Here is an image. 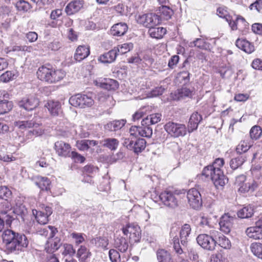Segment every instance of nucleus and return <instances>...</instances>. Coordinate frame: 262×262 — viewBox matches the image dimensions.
<instances>
[{
    "instance_id": "obj_41",
    "label": "nucleus",
    "mask_w": 262,
    "mask_h": 262,
    "mask_svg": "<svg viewBox=\"0 0 262 262\" xmlns=\"http://www.w3.org/2000/svg\"><path fill=\"white\" fill-rule=\"evenodd\" d=\"M250 249L255 256L262 259V244L253 243L250 246Z\"/></svg>"
},
{
    "instance_id": "obj_52",
    "label": "nucleus",
    "mask_w": 262,
    "mask_h": 262,
    "mask_svg": "<svg viewBox=\"0 0 262 262\" xmlns=\"http://www.w3.org/2000/svg\"><path fill=\"white\" fill-rule=\"evenodd\" d=\"M16 7L19 11L27 12L31 8L30 4L25 1H20L16 4Z\"/></svg>"
},
{
    "instance_id": "obj_63",
    "label": "nucleus",
    "mask_w": 262,
    "mask_h": 262,
    "mask_svg": "<svg viewBox=\"0 0 262 262\" xmlns=\"http://www.w3.org/2000/svg\"><path fill=\"white\" fill-rule=\"evenodd\" d=\"M165 89L162 86L157 87L151 92V95L152 97H157L160 95H161L164 91Z\"/></svg>"
},
{
    "instance_id": "obj_56",
    "label": "nucleus",
    "mask_w": 262,
    "mask_h": 262,
    "mask_svg": "<svg viewBox=\"0 0 262 262\" xmlns=\"http://www.w3.org/2000/svg\"><path fill=\"white\" fill-rule=\"evenodd\" d=\"M71 156L76 162L83 163L85 161V158L76 151H72Z\"/></svg>"
},
{
    "instance_id": "obj_55",
    "label": "nucleus",
    "mask_w": 262,
    "mask_h": 262,
    "mask_svg": "<svg viewBox=\"0 0 262 262\" xmlns=\"http://www.w3.org/2000/svg\"><path fill=\"white\" fill-rule=\"evenodd\" d=\"M14 76L12 72L7 71L1 76L0 79L2 81L7 82L12 79Z\"/></svg>"
},
{
    "instance_id": "obj_64",
    "label": "nucleus",
    "mask_w": 262,
    "mask_h": 262,
    "mask_svg": "<svg viewBox=\"0 0 262 262\" xmlns=\"http://www.w3.org/2000/svg\"><path fill=\"white\" fill-rule=\"evenodd\" d=\"M252 67L255 70L262 71V61L259 59H254L252 63Z\"/></svg>"
},
{
    "instance_id": "obj_58",
    "label": "nucleus",
    "mask_w": 262,
    "mask_h": 262,
    "mask_svg": "<svg viewBox=\"0 0 262 262\" xmlns=\"http://www.w3.org/2000/svg\"><path fill=\"white\" fill-rule=\"evenodd\" d=\"M76 145L80 150L84 151L88 150L89 148L86 140L77 141L76 142Z\"/></svg>"
},
{
    "instance_id": "obj_35",
    "label": "nucleus",
    "mask_w": 262,
    "mask_h": 262,
    "mask_svg": "<svg viewBox=\"0 0 262 262\" xmlns=\"http://www.w3.org/2000/svg\"><path fill=\"white\" fill-rule=\"evenodd\" d=\"M146 141L143 139H138L133 143V148L132 150L137 154L141 152L146 147Z\"/></svg>"
},
{
    "instance_id": "obj_14",
    "label": "nucleus",
    "mask_w": 262,
    "mask_h": 262,
    "mask_svg": "<svg viewBox=\"0 0 262 262\" xmlns=\"http://www.w3.org/2000/svg\"><path fill=\"white\" fill-rule=\"evenodd\" d=\"M39 103V100L36 97L29 96L23 98L19 101L18 105L27 111H32L38 106Z\"/></svg>"
},
{
    "instance_id": "obj_33",
    "label": "nucleus",
    "mask_w": 262,
    "mask_h": 262,
    "mask_svg": "<svg viewBox=\"0 0 262 262\" xmlns=\"http://www.w3.org/2000/svg\"><path fill=\"white\" fill-rule=\"evenodd\" d=\"M157 255L159 262H173L171 254L164 249L159 250Z\"/></svg>"
},
{
    "instance_id": "obj_28",
    "label": "nucleus",
    "mask_w": 262,
    "mask_h": 262,
    "mask_svg": "<svg viewBox=\"0 0 262 262\" xmlns=\"http://www.w3.org/2000/svg\"><path fill=\"white\" fill-rule=\"evenodd\" d=\"M161 116L162 115L160 113L152 114L143 119L141 122V124L150 125L156 124L160 121Z\"/></svg>"
},
{
    "instance_id": "obj_22",
    "label": "nucleus",
    "mask_w": 262,
    "mask_h": 262,
    "mask_svg": "<svg viewBox=\"0 0 262 262\" xmlns=\"http://www.w3.org/2000/svg\"><path fill=\"white\" fill-rule=\"evenodd\" d=\"M60 240L57 238H49L45 245V250L47 253H52L57 250L60 246Z\"/></svg>"
},
{
    "instance_id": "obj_59",
    "label": "nucleus",
    "mask_w": 262,
    "mask_h": 262,
    "mask_svg": "<svg viewBox=\"0 0 262 262\" xmlns=\"http://www.w3.org/2000/svg\"><path fill=\"white\" fill-rule=\"evenodd\" d=\"M26 37L30 42H33L37 40L38 34L35 32L30 31L26 34Z\"/></svg>"
},
{
    "instance_id": "obj_4",
    "label": "nucleus",
    "mask_w": 262,
    "mask_h": 262,
    "mask_svg": "<svg viewBox=\"0 0 262 262\" xmlns=\"http://www.w3.org/2000/svg\"><path fill=\"white\" fill-rule=\"evenodd\" d=\"M212 231H215V229L210 230L209 234H201L196 238L198 244L208 251L214 250L216 247L215 237L211 234Z\"/></svg>"
},
{
    "instance_id": "obj_48",
    "label": "nucleus",
    "mask_w": 262,
    "mask_h": 262,
    "mask_svg": "<svg viewBox=\"0 0 262 262\" xmlns=\"http://www.w3.org/2000/svg\"><path fill=\"white\" fill-rule=\"evenodd\" d=\"M13 107L11 101H4L0 102V114H3L9 112Z\"/></svg>"
},
{
    "instance_id": "obj_36",
    "label": "nucleus",
    "mask_w": 262,
    "mask_h": 262,
    "mask_svg": "<svg viewBox=\"0 0 262 262\" xmlns=\"http://www.w3.org/2000/svg\"><path fill=\"white\" fill-rule=\"evenodd\" d=\"M124 120H115L107 124L106 128L111 131H116L120 129L125 124Z\"/></svg>"
},
{
    "instance_id": "obj_7",
    "label": "nucleus",
    "mask_w": 262,
    "mask_h": 262,
    "mask_svg": "<svg viewBox=\"0 0 262 262\" xmlns=\"http://www.w3.org/2000/svg\"><path fill=\"white\" fill-rule=\"evenodd\" d=\"M164 128L168 134L174 138L184 136L187 132L185 125L172 122L167 123L164 126Z\"/></svg>"
},
{
    "instance_id": "obj_47",
    "label": "nucleus",
    "mask_w": 262,
    "mask_h": 262,
    "mask_svg": "<svg viewBox=\"0 0 262 262\" xmlns=\"http://www.w3.org/2000/svg\"><path fill=\"white\" fill-rule=\"evenodd\" d=\"M11 195V191L7 186H0V199L7 201Z\"/></svg>"
},
{
    "instance_id": "obj_24",
    "label": "nucleus",
    "mask_w": 262,
    "mask_h": 262,
    "mask_svg": "<svg viewBox=\"0 0 262 262\" xmlns=\"http://www.w3.org/2000/svg\"><path fill=\"white\" fill-rule=\"evenodd\" d=\"M117 56L116 49L110 50V51L104 53L99 57V60L102 63H112L114 61Z\"/></svg>"
},
{
    "instance_id": "obj_6",
    "label": "nucleus",
    "mask_w": 262,
    "mask_h": 262,
    "mask_svg": "<svg viewBox=\"0 0 262 262\" xmlns=\"http://www.w3.org/2000/svg\"><path fill=\"white\" fill-rule=\"evenodd\" d=\"M137 21L139 24L149 29L160 24V17L154 13H148L139 15L137 17Z\"/></svg>"
},
{
    "instance_id": "obj_11",
    "label": "nucleus",
    "mask_w": 262,
    "mask_h": 262,
    "mask_svg": "<svg viewBox=\"0 0 262 262\" xmlns=\"http://www.w3.org/2000/svg\"><path fill=\"white\" fill-rule=\"evenodd\" d=\"M245 233L250 238L262 239V217L255 223V226L247 228Z\"/></svg>"
},
{
    "instance_id": "obj_21",
    "label": "nucleus",
    "mask_w": 262,
    "mask_h": 262,
    "mask_svg": "<svg viewBox=\"0 0 262 262\" xmlns=\"http://www.w3.org/2000/svg\"><path fill=\"white\" fill-rule=\"evenodd\" d=\"M128 29L127 25L124 23H120L113 26L111 29V33L114 36L124 35Z\"/></svg>"
},
{
    "instance_id": "obj_16",
    "label": "nucleus",
    "mask_w": 262,
    "mask_h": 262,
    "mask_svg": "<svg viewBox=\"0 0 262 262\" xmlns=\"http://www.w3.org/2000/svg\"><path fill=\"white\" fill-rule=\"evenodd\" d=\"M83 0H74L69 3L65 8V12L68 15H73L79 12L84 7Z\"/></svg>"
},
{
    "instance_id": "obj_60",
    "label": "nucleus",
    "mask_w": 262,
    "mask_h": 262,
    "mask_svg": "<svg viewBox=\"0 0 262 262\" xmlns=\"http://www.w3.org/2000/svg\"><path fill=\"white\" fill-rule=\"evenodd\" d=\"M14 212L18 215L25 216L27 213V210L24 205H21L15 208Z\"/></svg>"
},
{
    "instance_id": "obj_27",
    "label": "nucleus",
    "mask_w": 262,
    "mask_h": 262,
    "mask_svg": "<svg viewBox=\"0 0 262 262\" xmlns=\"http://www.w3.org/2000/svg\"><path fill=\"white\" fill-rule=\"evenodd\" d=\"M191 232V227L189 224H185L181 228L180 231V238L183 245L188 242L189 236Z\"/></svg>"
},
{
    "instance_id": "obj_38",
    "label": "nucleus",
    "mask_w": 262,
    "mask_h": 262,
    "mask_svg": "<svg viewBox=\"0 0 262 262\" xmlns=\"http://www.w3.org/2000/svg\"><path fill=\"white\" fill-rule=\"evenodd\" d=\"M159 13L161 14V17L164 19L168 20L171 18L173 14V10L169 7L162 5L159 8Z\"/></svg>"
},
{
    "instance_id": "obj_57",
    "label": "nucleus",
    "mask_w": 262,
    "mask_h": 262,
    "mask_svg": "<svg viewBox=\"0 0 262 262\" xmlns=\"http://www.w3.org/2000/svg\"><path fill=\"white\" fill-rule=\"evenodd\" d=\"M83 171L88 174L96 173L98 171V168L93 165H87L83 167Z\"/></svg>"
},
{
    "instance_id": "obj_17",
    "label": "nucleus",
    "mask_w": 262,
    "mask_h": 262,
    "mask_svg": "<svg viewBox=\"0 0 262 262\" xmlns=\"http://www.w3.org/2000/svg\"><path fill=\"white\" fill-rule=\"evenodd\" d=\"M211 234L215 237L216 245L218 244L224 249H229L231 247L230 240L221 232L215 230L212 231Z\"/></svg>"
},
{
    "instance_id": "obj_12",
    "label": "nucleus",
    "mask_w": 262,
    "mask_h": 262,
    "mask_svg": "<svg viewBox=\"0 0 262 262\" xmlns=\"http://www.w3.org/2000/svg\"><path fill=\"white\" fill-rule=\"evenodd\" d=\"M159 199L165 205L169 207L174 208L178 205L176 196L170 191H165L160 193Z\"/></svg>"
},
{
    "instance_id": "obj_1",
    "label": "nucleus",
    "mask_w": 262,
    "mask_h": 262,
    "mask_svg": "<svg viewBox=\"0 0 262 262\" xmlns=\"http://www.w3.org/2000/svg\"><path fill=\"white\" fill-rule=\"evenodd\" d=\"M2 238L6 250L9 252L22 251L29 244L27 238L24 234L15 232L10 229L4 231Z\"/></svg>"
},
{
    "instance_id": "obj_51",
    "label": "nucleus",
    "mask_w": 262,
    "mask_h": 262,
    "mask_svg": "<svg viewBox=\"0 0 262 262\" xmlns=\"http://www.w3.org/2000/svg\"><path fill=\"white\" fill-rule=\"evenodd\" d=\"M217 14L219 17L225 18L226 20H230V16L226 7H219L217 9Z\"/></svg>"
},
{
    "instance_id": "obj_25",
    "label": "nucleus",
    "mask_w": 262,
    "mask_h": 262,
    "mask_svg": "<svg viewBox=\"0 0 262 262\" xmlns=\"http://www.w3.org/2000/svg\"><path fill=\"white\" fill-rule=\"evenodd\" d=\"M90 54V50L84 46H79L76 50L74 58L77 61H81Z\"/></svg>"
},
{
    "instance_id": "obj_39",
    "label": "nucleus",
    "mask_w": 262,
    "mask_h": 262,
    "mask_svg": "<svg viewBox=\"0 0 262 262\" xmlns=\"http://www.w3.org/2000/svg\"><path fill=\"white\" fill-rule=\"evenodd\" d=\"M253 213V208L248 206L239 210L237 212V216L241 219L249 218L252 216Z\"/></svg>"
},
{
    "instance_id": "obj_30",
    "label": "nucleus",
    "mask_w": 262,
    "mask_h": 262,
    "mask_svg": "<svg viewBox=\"0 0 262 262\" xmlns=\"http://www.w3.org/2000/svg\"><path fill=\"white\" fill-rule=\"evenodd\" d=\"M166 30L163 27L155 28V27L150 28L148 30L149 35L156 39H160L163 37L166 34Z\"/></svg>"
},
{
    "instance_id": "obj_10",
    "label": "nucleus",
    "mask_w": 262,
    "mask_h": 262,
    "mask_svg": "<svg viewBox=\"0 0 262 262\" xmlns=\"http://www.w3.org/2000/svg\"><path fill=\"white\" fill-rule=\"evenodd\" d=\"M122 231L126 235L129 234V239L132 242H138L141 238V231L140 227L137 224H128L122 228Z\"/></svg>"
},
{
    "instance_id": "obj_37",
    "label": "nucleus",
    "mask_w": 262,
    "mask_h": 262,
    "mask_svg": "<svg viewBox=\"0 0 262 262\" xmlns=\"http://www.w3.org/2000/svg\"><path fill=\"white\" fill-rule=\"evenodd\" d=\"M33 214L35 215L36 219L38 223L40 224L45 225L48 223L49 221V216L45 214L43 211H38L37 210H32Z\"/></svg>"
},
{
    "instance_id": "obj_42",
    "label": "nucleus",
    "mask_w": 262,
    "mask_h": 262,
    "mask_svg": "<svg viewBox=\"0 0 262 262\" xmlns=\"http://www.w3.org/2000/svg\"><path fill=\"white\" fill-rule=\"evenodd\" d=\"M199 225L203 228L205 231L209 232V230L214 229L210 224V220L205 216H202L199 221Z\"/></svg>"
},
{
    "instance_id": "obj_9",
    "label": "nucleus",
    "mask_w": 262,
    "mask_h": 262,
    "mask_svg": "<svg viewBox=\"0 0 262 262\" xmlns=\"http://www.w3.org/2000/svg\"><path fill=\"white\" fill-rule=\"evenodd\" d=\"M187 198L188 203L191 208L198 209L202 206V196L200 191L196 188H191L188 191Z\"/></svg>"
},
{
    "instance_id": "obj_54",
    "label": "nucleus",
    "mask_w": 262,
    "mask_h": 262,
    "mask_svg": "<svg viewBox=\"0 0 262 262\" xmlns=\"http://www.w3.org/2000/svg\"><path fill=\"white\" fill-rule=\"evenodd\" d=\"M109 256L112 262H118L120 260V254L115 249H111L109 251Z\"/></svg>"
},
{
    "instance_id": "obj_32",
    "label": "nucleus",
    "mask_w": 262,
    "mask_h": 262,
    "mask_svg": "<svg viewBox=\"0 0 262 262\" xmlns=\"http://www.w3.org/2000/svg\"><path fill=\"white\" fill-rule=\"evenodd\" d=\"M115 246L121 252H125L127 251L128 244L127 240L122 237H117L115 240Z\"/></svg>"
},
{
    "instance_id": "obj_62",
    "label": "nucleus",
    "mask_w": 262,
    "mask_h": 262,
    "mask_svg": "<svg viewBox=\"0 0 262 262\" xmlns=\"http://www.w3.org/2000/svg\"><path fill=\"white\" fill-rule=\"evenodd\" d=\"M179 60V56L178 55L172 56L168 61V67L171 69H173L178 63Z\"/></svg>"
},
{
    "instance_id": "obj_43",
    "label": "nucleus",
    "mask_w": 262,
    "mask_h": 262,
    "mask_svg": "<svg viewBox=\"0 0 262 262\" xmlns=\"http://www.w3.org/2000/svg\"><path fill=\"white\" fill-rule=\"evenodd\" d=\"M133 44L131 42L125 43L121 45H119L117 48H114L117 51V53H120L124 54L130 51L133 48Z\"/></svg>"
},
{
    "instance_id": "obj_19",
    "label": "nucleus",
    "mask_w": 262,
    "mask_h": 262,
    "mask_svg": "<svg viewBox=\"0 0 262 262\" xmlns=\"http://www.w3.org/2000/svg\"><path fill=\"white\" fill-rule=\"evenodd\" d=\"M96 85L108 91L116 90L119 87L118 82L113 79H104L103 81L99 82L96 81Z\"/></svg>"
},
{
    "instance_id": "obj_3",
    "label": "nucleus",
    "mask_w": 262,
    "mask_h": 262,
    "mask_svg": "<svg viewBox=\"0 0 262 262\" xmlns=\"http://www.w3.org/2000/svg\"><path fill=\"white\" fill-rule=\"evenodd\" d=\"M37 78L48 83H56L63 78L64 72L61 70H55L50 65L39 67L36 73Z\"/></svg>"
},
{
    "instance_id": "obj_2",
    "label": "nucleus",
    "mask_w": 262,
    "mask_h": 262,
    "mask_svg": "<svg viewBox=\"0 0 262 262\" xmlns=\"http://www.w3.org/2000/svg\"><path fill=\"white\" fill-rule=\"evenodd\" d=\"M224 163L223 159H215L212 165H209L204 168L202 174L206 178L211 179L214 185L217 187L223 186L228 182V179L224 176L221 169Z\"/></svg>"
},
{
    "instance_id": "obj_45",
    "label": "nucleus",
    "mask_w": 262,
    "mask_h": 262,
    "mask_svg": "<svg viewBox=\"0 0 262 262\" xmlns=\"http://www.w3.org/2000/svg\"><path fill=\"white\" fill-rule=\"evenodd\" d=\"M262 134V129L259 126L255 125L253 126L250 130V138L252 140H257L259 139Z\"/></svg>"
},
{
    "instance_id": "obj_31",
    "label": "nucleus",
    "mask_w": 262,
    "mask_h": 262,
    "mask_svg": "<svg viewBox=\"0 0 262 262\" xmlns=\"http://www.w3.org/2000/svg\"><path fill=\"white\" fill-rule=\"evenodd\" d=\"M189 46L191 48L196 47L200 49L206 50L209 49L210 43L206 41L203 38H198L190 42Z\"/></svg>"
},
{
    "instance_id": "obj_61",
    "label": "nucleus",
    "mask_w": 262,
    "mask_h": 262,
    "mask_svg": "<svg viewBox=\"0 0 262 262\" xmlns=\"http://www.w3.org/2000/svg\"><path fill=\"white\" fill-rule=\"evenodd\" d=\"M251 10L255 9L258 12L262 9V0H256L254 3L251 4L250 7Z\"/></svg>"
},
{
    "instance_id": "obj_13",
    "label": "nucleus",
    "mask_w": 262,
    "mask_h": 262,
    "mask_svg": "<svg viewBox=\"0 0 262 262\" xmlns=\"http://www.w3.org/2000/svg\"><path fill=\"white\" fill-rule=\"evenodd\" d=\"M54 149L59 157L64 158L71 157V146L68 143L62 141H57L55 143Z\"/></svg>"
},
{
    "instance_id": "obj_46",
    "label": "nucleus",
    "mask_w": 262,
    "mask_h": 262,
    "mask_svg": "<svg viewBox=\"0 0 262 262\" xmlns=\"http://www.w3.org/2000/svg\"><path fill=\"white\" fill-rule=\"evenodd\" d=\"M250 146L248 145V142L245 140L241 141L236 148V151L240 155H243V154L247 152L250 148Z\"/></svg>"
},
{
    "instance_id": "obj_34",
    "label": "nucleus",
    "mask_w": 262,
    "mask_h": 262,
    "mask_svg": "<svg viewBox=\"0 0 262 262\" xmlns=\"http://www.w3.org/2000/svg\"><path fill=\"white\" fill-rule=\"evenodd\" d=\"M247 157L245 155H239L238 157L233 158L230 162V166L233 169H236L238 167L242 166L246 161Z\"/></svg>"
},
{
    "instance_id": "obj_23",
    "label": "nucleus",
    "mask_w": 262,
    "mask_h": 262,
    "mask_svg": "<svg viewBox=\"0 0 262 262\" xmlns=\"http://www.w3.org/2000/svg\"><path fill=\"white\" fill-rule=\"evenodd\" d=\"M236 46L239 49L249 54L251 53L254 51V46L245 39H237L236 41Z\"/></svg>"
},
{
    "instance_id": "obj_26",
    "label": "nucleus",
    "mask_w": 262,
    "mask_h": 262,
    "mask_svg": "<svg viewBox=\"0 0 262 262\" xmlns=\"http://www.w3.org/2000/svg\"><path fill=\"white\" fill-rule=\"evenodd\" d=\"M46 106L53 116H57L61 112V105L58 101H49Z\"/></svg>"
},
{
    "instance_id": "obj_49",
    "label": "nucleus",
    "mask_w": 262,
    "mask_h": 262,
    "mask_svg": "<svg viewBox=\"0 0 262 262\" xmlns=\"http://www.w3.org/2000/svg\"><path fill=\"white\" fill-rule=\"evenodd\" d=\"M90 255V253L87 252V249L85 246H81L77 251V257L79 259L85 260Z\"/></svg>"
},
{
    "instance_id": "obj_50",
    "label": "nucleus",
    "mask_w": 262,
    "mask_h": 262,
    "mask_svg": "<svg viewBox=\"0 0 262 262\" xmlns=\"http://www.w3.org/2000/svg\"><path fill=\"white\" fill-rule=\"evenodd\" d=\"M83 235L84 234L82 233L76 232H73L70 234V236L74 240V242L77 245L82 243L85 241Z\"/></svg>"
},
{
    "instance_id": "obj_8",
    "label": "nucleus",
    "mask_w": 262,
    "mask_h": 262,
    "mask_svg": "<svg viewBox=\"0 0 262 262\" xmlns=\"http://www.w3.org/2000/svg\"><path fill=\"white\" fill-rule=\"evenodd\" d=\"M69 102L74 106L82 108L91 106L94 104V100L91 97L78 94L72 96L69 99Z\"/></svg>"
},
{
    "instance_id": "obj_53",
    "label": "nucleus",
    "mask_w": 262,
    "mask_h": 262,
    "mask_svg": "<svg viewBox=\"0 0 262 262\" xmlns=\"http://www.w3.org/2000/svg\"><path fill=\"white\" fill-rule=\"evenodd\" d=\"M63 248L64 250L62 252V254L65 255H69L70 256H73L75 253V250L73 248V246L71 244H64Z\"/></svg>"
},
{
    "instance_id": "obj_20",
    "label": "nucleus",
    "mask_w": 262,
    "mask_h": 262,
    "mask_svg": "<svg viewBox=\"0 0 262 262\" xmlns=\"http://www.w3.org/2000/svg\"><path fill=\"white\" fill-rule=\"evenodd\" d=\"M202 120V116L198 112L193 113L190 116L188 124V132L191 133L196 129L199 123Z\"/></svg>"
},
{
    "instance_id": "obj_5",
    "label": "nucleus",
    "mask_w": 262,
    "mask_h": 262,
    "mask_svg": "<svg viewBox=\"0 0 262 262\" xmlns=\"http://www.w3.org/2000/svg\"><path fill=\"white\" fill-rule=\"evenodd\" d=\"M15 125L20 129L33 128L29 132L30 135L32 134L35 136H39L41 135L44 132V129L40 126V124L36 123L35 121L33 120L17 121L15 122Z\"/></svg>"
},
{
    "instance_id": "obj_29",
    "label": "nucleus",
    "mask_w": 262,
    "mask_h": 262,
    "mask_svg": "<svg viewBox=\"0 0 262 262\" xmlns=\"http://www.w3.org/2000/svg\"><path fill=\"white\" fill-rule=\"evenodd\" d=\"M192 92L187 88H182L178 89L173 94L172 98L174 100H179L187 97H190Z\"/></svg>"
},
{
    "instance_id": "obj_44",
    "label": "nucleus",
    "mask_w": 262,
    "mask_h": 262,
    "mask_svg": "<svg viewBox=\"0 0 262 262\" xmlns=\"http://www.w3.org/2000/svg\"><path fill=\"white\" fill-rule=\"evenodd\" d=\"M118 145V140L115 138H107L104 140L103 146L111 150H116Z\"/></svg>"
},
{
    "instance_id": "obj_40",
    "label": "nucleus",
    "mask_w": 262,
    "mask_h": 262,
    "mask_svg": "<svg viewBox=\"0 0 262 262\" xmlns=\"http://www.w3.org/2000/svg\"><path fill=\"white\" fill-rule=\"evenodd\" d=\"M152 134V129L149 125H142L139 126L138 135L146 138H150Z\"/></svg>"
},
{
    "instance_id": "obj_18",
    "label": "nucleus",
    "mask_w": 262,
    "mask_h": 262,
    "mask_svg": "<svg viewBox=\"0 0 262 262\" xmlns=\"http://www.w3.org/2000/svg\"><path fill=\"white\" fill-rule=\"evenodd\" d=\"M34 183L41 190L48 191L50 189L51 181L47 177L36 176L33 179Z\"/></svg>"
},
{
    "instance_id": "obj_15",
    "label": "nucleus",
    "mask_w": 262,
    "mask_h": 262,
    "mask_svg": "<svg viewBox=\"0 0 262 262\" xmlns=\"http://www.w3.org/2000/svg\"><path fill=\"white\" fill-rule=\"evenodd\" d=\"M235 219L229 213H225L222 216L219 223L221 230L226 233L230 232Z\"/></svg>"
}]
</instances>
